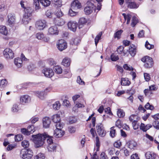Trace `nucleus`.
I'll list each match as a JSON object with an SVG mask.
<instances>
[{"label": "nucleus", "mask_w": 159, "mask_h": 159, "mask_svg": "<svg viewBox=\"0 0 159 159\" xmlns=\"http://www.w3.org/2000/svg\"><path fill=\"white\" fill-rule=\"evenodd\" d=\"M49 137V135L45 133L32 135V141L34 144L35 148H39L42 147L46 139Z\"/></svg>", "instance_id": "f257e3e1"}, {"label": "nucleus", "mask_w": 159, "mask_h": 159, "mask_svg": "<svg viewBox=\"0 0 159 159\" xmlns=\"http://www.w3.org/2000/svg\"><path fill=\"white\" fill-rule=\"evenodd\" d=\"M33 10L30 7H26L24 9V14L23 16L22 21L25 24H28L31 20L30 17L32 15Z\"/></svg>", "instance_id": "f03ea898"}, {"label": "nucleus", "mask_w": 159, "mask_h": 159, "mask_svg": "<svg viewBox=\"0 0 159 159\" xmlns=\"http://www.w3.org/2000/svg\"><path fill=\"white\" fill-rule=\"evenodd\" d=\"M56 129L54 130L53 135L54 137L57 138H59L63 136L65 132L61 130L63 128L62 125L61 123L57 124L55 125Z\"/></svg>", "instance_id": "7ed1b4c3"}, {"label": "nucleus", "mask_w": 159, "mask_h": 159, "mask_svg": "<svg viewBox=\"0 0 159 159\" xmlns=\"http://www.w3.org/2000/svg\"><path fill=\"white\" fill-rule=\"evenodd\" d=\"M32 150L30 149H22L20 152V157L23 159H30L33 155Z\"/></svg>", "instance_id": "20e7f679"}, {"label": "nucleus", "mask_w": 159, "mask_h": 159, "mask_svg": "<svg viewBox=\"0 0 159 159\" xmlns=\"http://www.w3.org/2000/svg\"><path fill=\"white\" fill-rule=\"evenodd\" d=\"M141 61L145 63L144 67L146 68H150L153 65L152 59L148 56H146L141 59Z\"/></svg>", "instance_id": "39448f33"}, {"label": "nucleus", "mask_w": 159, "mask_h": 159, "mask_svg": "<svg viewBox=\"0 0 159 159\" xmlns=\"http://www.w3.org/2000/svg\"><path fill=\"white\" fill-rule=\"evenodd\" d=\"M87 6L84 9V11L86 15H89L95 9L94 4L91 1H88L86 3Z\"/></svg>", "instance_id": "423d86ee"}, {"label": "nucleus", "mask_w": 159, "mask_h": 159, "mask_svg": "<svg viewBox=\"0 0 159 159\" xmlns=\"http://www.w3.org/2000/svg\"><path fill=\"white\" fill-rule=\"evenodd\" d=\"M96 129L97 131L99 136L101 137H104L105 136L106 132L102 124H98L96 126Z\"/></svg>", "instance_id": "0eeeda50"}, {"label": "nucleus", "mask_w": 159, "mask_h": 159, "mask_svg": "<svg viewBox=\"0 0 159 159\" xmlns=\"http://www.w3.org/2000/svg\"><path fill=\"white\" fill-rule=\"evenodd\" d=\"M4 57L9 60L13 59L14 57V53L12 50L9 48H6L3 52Z\"/></svg>", "instance_id": "6e6552de"}, {"label": "nucleus", "mask_w": 159, "mask_h": 159, "mask_svg": "<svg viewBox=\"0 0 159 159\" xmlns=\"http://www.w3.org/2000/svg\"><path fill=\"white\" fill-rule=\"evenodd\" d=\"M58 49L60 51L66 49L67 47V43L63 39L59 40L57 44Z\"/></svg>", "instance_id": "1a4fd4ad"}, {"label": "nucleus", "mask_w": 159, "mask_h": 159, "mask_svg": "<svg viewBox=\"0 0 159 159\" xmlns=\"http://www.w3.org/2000/svg\"><path fill=\"white\" fill-rule=\"evenodd\" d=\"M42 73L45 76L51 78L54 75V73L52 69L49 68H45L42 70Z\"/></svg>", "instance_id": "9d476101"}, {"label": "nucleus", "mask_w": 159, "mask_h": 159, "mask_svg": "<svg viewBox=\"0 0 159 159\" xmlns=\"http://www.w3.org/2000/svg\"><path fill=\"white\" fill-rule=\"evenodd\" d=\"M46 22L44 20H39L36 23V28L39 30H43L46 26Z\"/></svg>", "instance_id": "9b49d317"}, {"label": "nucleus", "mask_w": 159, "mask_h": 159, "mask_svg": "<svg viewBox=\"0 0 159 159\" xmlns=\"http://www.w3.org/2000/svg\"><path fill=\"white\" fill-rule=\"evenodd\" d=\"M50 88H46L43 91H38L36 93V95L39 98L41 99H43L44 96H46L47 93L50 91Z\"/></svg>", "instance_id": "f8f14e48"}, {"label": "nucleus", "mask_w": 159, "mask_h": 159, "mask_svg": "<svg viewBox=\"0 0 159 159\" xmlns=\"http://www.w3.org/2000/svg\"><path fill=\"white\" fill-rule=\"evenodd\" d=\"M51 123V120L49 117H45L43 119V128H48L49 127Z\"/></svg>", "instance_id": "ddd939ff"}, {"label": "nucleus", "mask_w": 159, "mask_h": 159, "mask_svg": "<svg viewBox=\"0 0 159 159\" xmlns=\"http://www.w3.org/2000/svg\"><path fill=\"white\" fill-rule=\"evenodd\" d=\"M49 34L51 35H57L59 33L57 26L56 25L50 27L48 30Z\"/></svg>", "instance_id": "4468645a"}, {"label": "nucleus", "mask_w": 159, "mask_h": 159, "mask_svg": "<svg viewBox=\"0 0 159 159\" xmlns=\"http://www.w3.org/2000/svg\"><path fill=\"white\" fill-rule=\"evenodd\" d=\"M81 7V4L78 0H75L71 4V8L73 10L80 8Z\"/></svg>", "instance_id": "2eb2a0df"}, {"label": "nucleus", "mask_w": 159, "mask_h": 159, "mask_svg": "<svg viewBox=\"0 0 159 159\" xmlns=\"http://www.w3.org/2000/svg\"><path fill=\"white\" fill-rule=\"evenodd\" d=\"M68 28L70 30L75 32L77 28V25L76 22L73 21L69 22L67 24Z\"/></svg>", "instance_id": "dca6fc26"}, {"label": "nucleus", "mask_w": 159, "mask_h": 159, "mask_svg": "<svg viewBox=\"0 0 159 159\" xmlns=\"http://www.w3.org/2000/svg\"><path fill=\"white\" fill-rule=\"evenodd\" d=\"M20 100L22 104H24L30 102V98L27 95H24L21 96Z\"/></svg>", "instance_id": "f3484780"}, {"label": "nucleus", "mask_w": 159, "mask_h": 159, "mask_svg": "<svg viewBox=\"0 0 159 159\" xmlns=\"http://www.w3.org/2000/svg\"><path fill=\"white\" fill-rule=\"evenodd\" d=\"M136 52V48L135 45L132 44L129 47L128 53H129L131 56L134 57L135 55Z\"/></svg>", "instance_id": "a211bd4d"}, {"label": "nucleus", "mask_w": 159, "mask_h": 159, "mask_svg": "<svg viewBox=\"0 0 159 159\" xmlns=\"http://www.w3.org/2000/svg\"><path fill=\"white\" fill-rule=\"evenodd\" d=\"M81 40L79 37H75L72 38L70 41V44L73 45H78L80 42Z\"/></svg>", "instance_id": "6ab92c4d"}, {"label": "nucleus", "mask_w": 159, "mask_h": 159, "mask_svg": "<svg viewBox=\"0 0 159 159\" xmlns=\"http://www.w3.org/2000/svg\"><path fill=\"white\" fill-rule=\"evenodd\" d=\"M127 146L131 149H134L137 145V143L133 140H130L126 143Z\"/></svg>", "instance_id": "aec40b11"}, {"label": "nucleus", "mask_w": 159, "mask_h": 159, "mask_svg": "<svg viewBox=\"0 0 159 159\" xmlns=\"http://www.w3.org/2000/svg\"><path fill=\"white\" fill-rule=\"evenodd\" d=\"M128 8L136 9L139 7V5L134 2H131L127 5Z\"/></svg>", "instance_id": "412c9836"}, {"label": "nucleus", "mask_w": 159, "mask_h": 159, "mask_svg": "<svg viewBox=\"0 0 159 159\" xmlns=\"http://www.w3.org/2000/svg\"><path fill=\"white\" fill-rule=\"evenodd\" d=\"M145 156L147 159H155L156 155L152 152H148L145 154Z\"/></svg>", "instance_id": "4be33fe9"}, {"label": "nucleus", "mask_w": 159, "mask_h": 159, "mask_svg": "<svg viewBox=\"0 0 159 159\" xmlns=\"http://www.w3.org/2000/svg\"><path fill=\"white\" fill-rule=\"evenodd\" d=\"M54 22L55 24L58 26H61L63 25L65 23V20L60 17L57 18L55 19L54 20Z\"/></svg>", "instance_id": "5701e85b"}, {"label": "nucleus", "mask_w": 159, "mask_h": 159, "mask_svg": "<svg viewBox=\"0 0 159 159\" xmlns=\"http://www.w3.org/2000/svg\"><path fill=\"white\" fill-rule=\"evenodd\" d=\"M60 118L59 115L56 114L53 115L52 117V120L54 123L59 124L60 123Z\"/></svg>", "instance_id": "b1692460"}, {"label": "nucleus", "mask_w": 159, "mask_h": 159, "mask_svg": "<svg viewBox=\"0 0 159 159\" xmlns=\"http://www.w3.org/2000/svg\"><path fill=\"white\" fill-rule=\"evenodd\" d=\"M70 58L66 57L63 60L62 62V64L64 66L68 67L70 65Z\"/></svg>", "instance_id": "393cba45"}, {"label": "nucleus", "mask_w": 159, "mask_h": 159, "mask_svg": "<svg viewBox=\"0 0 159 159\" xmlns=\"http://www.w3.org/2000/svg\"><path fill=\"white\" fill-rule=\"evenodd\" d=\"M87 22V20L84 18H81L79 20L78 27L79 29L82 28L83 25Z\"/></svg>", "instance_id": "a878e982"}, {"label": "nucleus", "mask_w": 159, "mask_h": 159, "mask_svg": "<svg viewBox=\"0 0 159 159\" xmlns=\"http://www.w3.org/2000/svg\"><path fill=\"white\" fill-rule=\"evenodd\" d=\"M15 64L18 67L20 68L22 66V60L20 58H17L14 59V61Z\"/></svg>", "instance_id": "bb28decb"}, {"label": "nucleus", "mask_w": 159, "mask_h": 159, "mask_svg": "<svg viewBox=\"0 0 159 159\" xmlns=\"http://www.w3.org/2000/svg\"><path fill=\"white\" fill-rule=\"evenodd\" d=\"M51 1L55 5V7L57 8L61 7L62 5L61 0H52Z\"/></svg>", "instance_id": "cd10ccee"}, {"label": "nucleus", "mask_w": 159, "mask_h": 159, "mask_svg": "<svg viewBox=\"0 0 159 159\" xmlns=\"http://www.w3.org/2000/svg\"><path fill=\"white\" fill-rule=\"evenodd\" d=\"M7 30L5 26H0V33L2 34L6 35L7 34Z\"/></svg>", "instance_id": "c85d7f7f"}, {"label": "nucleus", "mask_w": 159, "mask_h": 159, "mask_svg": "<svg viewBox=\"0 0 159 159\" xmlns=\"http://www.w3.org/2000/svg\"><path fill=\"white\" fill-rule=\"evenodd\" d=\"M121 84L123 85H129L130 84V82L127 79L122 78L121 79Z\"/></svg>", "instance_id": "c756f323"}, {"label": "nucleus", "mask_w": 159, "mask_h": 159, "mask_svg": "<svg viewBox=\"0 0 159 159\" xmlns=\"http://www.w3.org/2000/svg\"><path fill=\"white\" fill-rule=\"evenodd\" d=\"M54 71L57 74H60L62 73V70L61 67L59 66H56L53 67Z\"/></svg>", "instance_id": "7c9ffc66"}, {"label": "nucleus", "mask_w": 159, "mask_h": 159, "mask_svg": "<svg viewBox=\"0 0 159 159\" xmlns=\"http://www.w3.org/2000/svg\"><path fill=\"white\" fill-rule=\"evenodd\" d=\"M138 22L139 20L135 16H133L132 17V22L131 24V26L132 27H134Z\"/></svg>", "instance_id": "2f4dec72"}, {"label": "nucleus", "mask_w": 159, "mask_h": 159, "mask_svg": "<svg viewBox=\"0 0 159 159\" xmlns=\"http://www.w3.org/2000/svg\"><path fill=\"white\" fill-rule=\"evenodd\" d=\"M56 144L52 143L48 145L47 148L49 151H53L56 150Z\"/></svg>", "instance_id": "473e14b6"}, {"label": "nucleus", "mask_w": 159, "mask_h": 159, "mask_svg": "<svg viewBox=\"0 0 159 159\" xmlns=\"http://www.w3.org/2000/svg\"><path fill=\"white\" fill-rule=\"evenodd\" d=\"M40 3L45 7L49 6L50 4V1L48 0H40Z\"/></svg>", "instance_id": "72a5a7b5"}, {"label": "nucleus", "mask_w": 159, "mask_h": 159, "mask_svg": "<svg viewBox=\"0 0 159 159\" xmlns=\"http://www.w3.org/2000/svg\"><path fill=\"white\" fill-rule=\"evenodd\" d=\"M143 92L146 96L150 97L153 94L152 92L149 89H144Z\"/></svg>", "instance_id": "f704fd0d"}, {"label": "nucleus", "mask_w": 159, "mask_h": 159, "mask_svg": "<svg viewBox=\"0 0 159 159\" xmlns=\"http://www.w3.org/2000/svg\"><path fill=\"white\" fill-rule=\"evenodd\" d=\"M123 32V30H120L117 31L114 34V38H117L118 39H120Z\"/></svg>", "instance_id": "c9c22d12"}, {"label": "nucleus", "mask_w": 159, "mask_h": 159, "mask_svg": "<svg viewBox=\"0 0 159 159\" xmlns=\"http://www.w3.org/2000/svg\"><path fill=\"white\" fill-rule=\"evenodd\" d=\"M54 14L57 18L62 16L63 14L61 9H59L56 10L54 12Z\"/></svg>", "instance_id": "e433bc0d"}, {"label": "nucleus", "mask_w": 159, "mask_h": 159, "mask_svg": "<svg viewBox=\"0 0 159 159\" xmlns=\"http://www.w3.org/2000/svg\"><path fill=\"white\" fill-rule=\"evenodd\" d=\"M8 22L10 25H12L14 23L15 21V18L14 16L8 15Z\"/></svg>", "instance_id": "4c0bfd02"}, {"label": "nucleus", "mask_w": 159, "mask_h": 159, "mask_svg": "<svg viewBox=\"0 0 159 159\" xmlns=\"http://www.w3.org/2000/svg\"><path fill=\"white\" fill-rule=\"evenodd\" d=\"M117 115L119 117H123L125 116V113L122 110L119 109L117 111Z\"/></svg>", "instance_id": "58836bf2"}, {"label": "nucleus", "mask_w": 159, "mask_h": 159, "mask_svg": "<svg viewBox=\"0 0 159 159\" xmlns=\"http://www.w3.org/2000/svg\"><path fill=\"white\" fill-rule=\"evenodd\" d=\"M21 145L22 147L24 148H28L30 145L29 141L26 140H24L21 143Z\"/></svg>", "instance_id": "ea45409f"}, {"label": "nucleus", "mask_w": 159, "mask_h": 159, "mask_svg": "<svg viewBox=\"0 0 159 159\" xmlns=\"http://www.w3.org/2000/svg\"><path fill=\"white\" fill-rule=\"evenodd\" d=\"M61 105L59 102L57 101L53 105V107L55 110H58L59 109Z\"/></svg>", "instance_id": "a19ab883"}, {"label": "nucleus", "mask_w": 159, "mask_h": 159, "mask_svg": "<svg viewBox=\"0 0 159 159\" xmlns=\"http://www.w3.org/2000/svg\"><path fill=\"white\" fill-rule=\"evenodd\" d=\"M45 156L44 154L39 153L34 157V159H44Z\"/></svg>", "instance_id": "79ce46f5"}, {"label": "nucleus", "mask_w": 159, "mask_h": 159, "mask_svg": "<svg viewBox=\"0 0 159 159\" xmlns=\"http://www.w3.org/2000/svg\"><path fill=\"white\" fill-rule=\"evenodd\" d=\"M102 35V33L100 32L97 35L95 38V42L96 45V46L98 43L99 40L101 38V37Z\"/></svg>", "instance_id": "37998d69"}, {"label": "nucleus", "mask_w": 159, "mask_h": 159, "mask_svg": "<svg viewBox=\"0 0 159 159\" xmlns=\"http://www.w3.org/2000/svg\"><path fill=\"white\" fill-rule=\"evenodd\" d=\"M23 139V135L21 134H17L15 137V141L19 142Z\"/></svg>", "instance_id": "c03bdc74"}, {"label": "nucleus", "mask_w": 159, "mask_h": 159, "mask_svg": "<svg viewBox=\"0 0 159 159\" xmlns=\"http://www.w3.org/2000/svg\"><path fill=\"white\" fill-rule=\"evenodd\" d=\"M145 108L147 109H149L151 110H153L154 109V107L152 105L150 104L148 102L144 106Z\"/></svg>", "instance_id": "a18cd8bd"}, {"label": "nucleus", "mask_w": 159, "mask_h": 159, "mask_svg": "<svg viewBox=\"0 0 159 159\" xmlns=\"http://www.w3.org/2000/svg\"><path fill=\"white\" fill-rule=\"evenodd\" d=\"M7 84V81L6 79L1 80L0 86L2 88L5 87Z\"/></svg>", "instance_id": "49530a36"}, {"label": "nucleus", "mask_w": 159, "mask_h": 159, "mask_svg": "<svg viewBox=\"0 0 159 159\" xmlns=\"http://www.w3.org/2000/svg\"><path fill=\"white\" fill-rule=\"evenodd\" d=\"M123 68L125 70L129 71H133L134 70V68L132 66H128V65L127 64H125L124 65Z\"/></svg>", "instance_id": "de8ad7c7"}, {"label": "nucleus", "mask_w": 159, "mask_h": 159, "mask_svg": "<svg viewBox=\"0 0 159 159\" xmlns=\"http://www.w3.org/2000/svg\"><path fill=\"white\" fill-rule=\"evenodd\" d=\"M114 127H112L111 128L110 134L112 138H114L115 137L116 133V130L114 129Z\"/></svg>", "instance_id": "09e8293b"}, {"label": "nucleus", "mask_w": 159, "mask_h": 159, "mask_svg": "<svg viewBox=\"0 0 159 159\" xmlns=\"http://www.w3.org/2000/svg\"><path fill=\"white\" fill-rule=\"evenodd\" d=\"M21 132L22 133L26 135H29L30 134V133L27 129H26L25 128H22L21 129Z\"/></svg>", "instance_id": "8fccbe9b"}, {"label": "nucleus", "mask_w": 159, "mask_h": 159, "mask_svg": "<svg viewBox=\"0 0 159 159\" xmlns=\"http://www.w3.org/2000/svg\"><path fill=\"white\" fill-rule=\"evenodd\" d=\"M152 125L154 127L157 129H159V122L158 120H155L152 123Z\"/></svg>", "instance_id": "3c124183"}, {"label": "nucleus", "mask_w": 159, "mask_h": 159, "mask_svg": "<svg viewBox=\"0 0 159 159\" xmlns=\"http://www.w3.org/2000/svg\"><path fill=\"white\" fill-rule=\"evenodd\" d=\"M28 129L29 131L30 134L33 133L34 131V125H30L28 127Z\"/></svg>", "instance_id": "603ef678"}, {"label": "nucleus", "mask_w": 159, "mask_h": 159, "mask_svg": "<svg viewBox=\"0 0 159 159\" xmlns=\"http://www.w3.org/2000/svg\"><path fill=\"white\" fill-rule=\"evenodd\" d=\"M39 0H34V5L35 6V8L38 9L39 8Z\"/></svg>", "instance_id": "864d4df0"}, {"label": "nucleus", "mask_w": 159, "mask_h": 159, "mask_svg": "<svg viewBox=\"0 0 159 159\" xmlns=\"http://www.w3.org/2000/svg\"><path fill=\"white\" fill-rule=\"evenodd\" d=\"M111 60L113 61H116L119 59V57L118 56H115L114 54L112 53L111 56Z\"/></svg>", "instance_id": "5fc2aeb1"}, {"label": "nucleus", "mask_w": 159, "mask_h": 159, "mask_svg": "<svg viewBox=\"0 0 159 159\" xmlns=\"http://www.w3.org/2000/svg\"><path fill=\"white\" fill-rule=\"evenodd\" d=\"M145 47L147 49H150L153 48L154 47V46L153 45H150L148 42L147 41H146L145 43Z\"/></svg>", "instance_id": "6e6d98bb"}, {"label": "nucleus", "mask_w": 159, "mask_h": 159, "mask_svg": "<svg viewBox=\"0 0 159 159\" xmlns=\"http://www.w3.org/2000/svg\"><path fill=\"white\" fill-rule=\"evenodd\" d=\"M77 82L79 84L81 85H84L85 84L84 82L82 80L80 76H78L77 77Z\"/></svg>", "instance_id": "4d7b16f0"}, {"label": "nucleus", "mask_w": 159, "mask_h": 159, "mask_svg": "<svg viewBox=\"0 0 159 159\" xmlns=\"http://www.w3.org/2000/svg\"><path fill=\"white\" fill-rule=\"evenodd\" d=\"M136 119L137 120H139V118L137 115H131L129 118V120L130 121H132L134 119Z\"/></svg>", "instance_id": "13d9d810"}, {"label": "nucleus", "mask_w": 159, "mask_h": 159, "mask_svg": "<svg viewBox=\"0 0 159 159\" xmlns=\"http://www.w3.org/2000/svg\"><path fill=\"white\" fill-rule=\"evenodd\" d=\"M144 79L146 81H149L151 77H150V75L149 74L147 73H144Z\"/></svg>", "instance_id": "bf43d9fd"}, {"label": "nucleus", "mask_w": 159, "mask_h": 159, "mask_svg": "<svg viewBox=\"0 0 159 159\" xmlns=\"http://www.w3.org/2000/svg\"><path fill=\"white\" fill-rule=\"evenodd\" d=\"M36 36L38 39H42L44 37V35L43 33H38L36 34Z\"/></svg>", "instance_id": "052dcab7"}, {"label": "nucleus", "mask_w": 159, "mask_h": 159, "mask_svg": "<svg viewBox=\"0 0 159 159\" xmlns=\"http://www.w3.org/2000/svg\"><path fill=\"white\" fill-rule=\"evenodd\" d=\"M73 10L71 8L69 11V15L71 16H74L76 15V12L73 11Z\"/></svg>", "instance_id": "680f3d73"}, {"label": "nucleus", "mask_w": 159, "mask_h": 159, "mask_svg": "<svg viewBox=\"0 0 159 159\" xmlns=\"http://www.w3.org/2000/svg\"><path fill=\"white\" fill-rule=\"evenodd\" d=\"M124 47L123 46H120L117 48V51L119 54L122 53L124 51Z\"/></svg>", "instance_id": "e2e57ef3"}, {"label": "nucleus", "mask_w": 159, "mask_h": 159, "mask_svg": "<svg viewBox=\"0 0 159 159\" xmlns=\"http://www.w3.org/2000/svg\"><path fill=\"white\" fill-rule=\"evenodd\" d=\"M28 69L30 71L32 70L35 67V66L34 64H30L28 66Z\"/></svg>", "instance_id": "0e129e2a"}, {"label": "nucleus", "mask_w": 159, "mask_h": 159, "mask_svg": "<svg viewBox=\"0 0 159 159\" xmlns=\"http://www.w3.org/2000/svg\"><path fill=\"white\" fill-rule=\"evenodd\" d=\"M100 159H108L107 156L104 152H102L100 154Z\"/></svg>", "instance_id": "69168bd1"}, {"label": "nucleus", "mask_w": 159, "mask_h": 159, "mask_svg": "<svg viewBox=\"0 0 159 159\" xmlns=\"http://www.w3.org/2000/svg\"><path fill=\"white\" fill-rule=\"evenodd\" d=\"M105 111L106 113L109 114L110 115H113L111 111L110 108L109 107L105 109Z\"/></svg>", "instance_id": "338daca9"}, {"label": "nucleus", "mask_w": 159, "mask_h": 159, "mask_svg": "<svg viewBox=\"0 0 159 159\" xmlns=\"http://www.w3.org/2000/svg\"><path fill=\"white\" fill-rule=\"evenodd\" d=\"M121 144L120 142L119 141H117L115 142L114 145L115 147L116 148H119L121 145Z\"/></svg>", "instance_id": "774afa93"}]
</instances>
